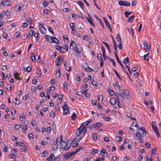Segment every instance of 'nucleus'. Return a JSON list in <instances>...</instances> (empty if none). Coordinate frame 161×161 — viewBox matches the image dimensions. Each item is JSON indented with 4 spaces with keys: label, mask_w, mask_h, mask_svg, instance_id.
<instances>
[{
    "label": "nucleus",
    "mask_w": 161,
    "mask_h": 161,
    "mask_svg": "<svg viewBox=\"0 0 161 161\" xmlns=\"http://www.w3.org/2000/svg\"><path fill=\"white\" fill-rule=\"evenodd\" d=\"M152 128L154 131L156 130H158V128L157 127L156 123L154 121H153L151 124Z\"/></svg>",
    "instance_id": "nucleus-15"
},
{
    "label": "nucleus",
    "mask_w": 161,
    "mask_h": 161,
    "mask_svg": "<svg viewBox=\"0 0 161 161\" xmlns=\"http://www.w3.org/2000/svg\"><path fill=\"white\" fill-rule=\"evenodd\" d=\"M123 62L126 64V68L129 67L130 63L129 62V58L128 57L124 59Z\"/></svg>",
    "instance_id": "nucleus-12"
},
{
    "label": "nucleus",
    "mask_w": 161,
    "mask_h": 161,
    "mask_svg": "<svg viewBox=\"0 0 161 161\" xmlns=\"http://www.w3.org/2000/svg\"><path fill=\"white\" fill-rule=\"evenodd\" d=\"M83 149V147L82 146H80L78 148L76 149L75 151H73L72 152L73 153L74 155L76 154L77 153H78L79 151L81 149Z\"/></svg>",
    "instance_id": "nucleus-21"
},
{
    "label": "nucleus",
    "mask_w": 161,
    "mask_h": 161,
    "mask_svg": "<svg viewBox=\"0 0 161 161\" xmlns=\"http://www.w3.org/2000/svg\"><path fill=\"white\" fill-rule=\"evenodd\" d=\"M86 129H85L84 127L82 128L81 126H80L79 128H78L76 131V134L78 136H79L80 135L81 133L82 132L83 133V135H84L86 133Z\"/></svg>",
    "instance_id": "nucleus-3"
},
{
    "label": "nucleus",
    "mask_w": 161,
    "mask_h": 161,
    "mask_svg": "<svg viewBox=\"0 0 161 161\" xmlns=\"http://www.w3.org/2000/svg\"><path fill=\"white\" fill-rule=\"evenodd\" d=\"M23 99L25 101L26 100L28 99L29 98V97L28 94H26L23 97Z\"/></svg>",
    "instance_id": "nucleus-44"
},
{
    "label": "nucleus",
    "mask_w": 161,
    "mask_h": 161,
    "mask_svg": "<svg viewBox=\"0 0 161 161\" xmlns=\"http://www.w3.org/2000/svg\"><path fill=\"white\" fill-rule=\"evenodd\" d=\"M149 54V53H148L147 54L145 55L144 56V60L146 61H148V60L149 57L148 55Z\"/></svg>",
    "instance_id": "nucleus-38"
},
{
    "label": "nucleus",
    "mask_w": 161,
    "mask_h": 161,
    "mask_svg": "<svg viewBox=\"0 0 161 161\" xmlns=\"http://www.w3.org/2000/svg\"><path fill=\"white\" fill-rule=\"evenodd\" d=\"M76 115L75 113H73L72 115L71 116V119L72 120H74L76 119Z\"/></svg>",
    "instance_id": "nucleus-46"
},
{
    "label": "nucleus",
    "mask_w": 161,
    "mask_h": 161,
    "mask_svg": "<svg viewBox=\"0 0 161 161\" xmlns=\"http://www.w3.org/2000/svg\"><path fill=\"white\" fill-rule=\"evenodd\" d=\"M108 90L109 93L110 94L111 96L114 95V91L113 90L110 89L109 87L108 88Z\"/></svg>",
    "instance_id": "nucleus-40"
},
{
    "label": "nucleus",
    "mask_w": 161,
    "mask_h": 161,
    "mask_svg": "<svg viewBox=\"0 0 161 161\" xmlns=\"http://www.w3.org/2000/svg\"><path fill=\"white\" fill-rule=\"evenodd\" d=\"M39 27L40 32L42 34H45L46 32V29L42 24H39Z\"/></svg>",
    "instance_id": "nucleus-6"
},
{
    "label": "nucleus",
    "mask_w": 161,
    "mask_h": 161,
    "mask_svg": "<svg viewBox=\"0 0 161 161\" xmlns=\"http://www.w3.org/2000/svg\"><path fill=\"white\" fill-rule=\"evenodd\" d=\"M54 157V155L53 153L50 154L49 157L47 158L45 161H52L53 159V158Z\"/></svg>",
    "instance_id": "nucleus-20"
},
{
    "label": "nucleus",
    "mask_w": 161,
    "mask_h": 161,
    "mask_svg": "<svg viewBox=\"0 0 161 161\" xmlns=\"http://www.w3.org/2000/svg\"><path fill=\"white\" fill-rule=\"evenodd\" d=\"M92 85L94 87H97V84H98V83L97 81L93 80L92 82Z\"/></svg>",
    "instance_id": "nucleus-54"
},
{
    "label": "nucleus",
    "mask_w": 161,
    "mask_h": 161,
    "mask_svg": "<svg viewBox=\"0 0 161 161\" xmlns=\"http://www.w3.org/2000/svg\"><path fill=\"white\" fill-rule=\"evenodd\" d=\"M105 159L103 158L99 157L96 159L95 161H101V160L103 161Z\"/></svg>",
    "instance_id": "nucleus-58"
},
{
    "label": "nucleus",
    "mask_w": 161,
    "mask_h": 161,
    "mask_svg": "<svg viewBox=\"0 0 161 161\" xmlns=\"http://www.w3.org/2000/svg\"><path fill=\"white\" fill-rule=\"evenodd\" d=\"M154 154V153L153 152H152V153L151 154H148L147 155L146 158H147L149 159L151 158L153 155Z\"/></svg>",
    "instance_id": "nucleus-47"
},
{
    "label": "nucleus",
    "mask_w": 161,
    "mask_h": 161,
    "mask_svg": "<svg viewBox=\"0 0 161 161\" xmlns=\"http://www.w3.org/2000/svg\"><path fill=\"white\" fill-rule=\"evenodd\" d=\"M52 129L53 130V133H55L56 132V125L53 124V125L52 126Z\"/></svg>",
    "instance_id": "nucleus-60"
},
{
    "label": "nucleus",
    "mask_w": 161,
    "mask_h": 161,
    "mask_svg": "<svg viewBox=\"0 0 161 161\" xmlns=\"http://www.w3.org/2000/svg\"><path fill=\"white\" fill-rule=\"evenodd\" d=\"M83 39L86 41H89L90 39V36L88 35H86L83 37Z\"/></svg>",
    "instance_id": "nucleus-31"
},
{
    "label": "nucleus",
    "mask_w": 161,
    "mask_h": 161,
    "mask_svg": "<svg viewBox=\"0 0 161 161\" xmlns=\"http://www.w3.org/2000/svg\"><path fill=\"white\" fill-rule=\"evenodd\" d=\"M19 74V73L16 72H15V73L14 74V76L15 78L18 80H20L21 79L19 78V76H18V75Z\"/></svg>",
    "instance_id": "nucleus-23"
},
{
    "label": "nucleus",
    "mask_w": 161,
    "mask_h": 161,
    "mask_svg": "<svg viewBox=\"0 0 161 161\" xmlns=\"http://www.w3.org/2000/svg\"><path fill=\"white\" fill-rule=\"evenodd\" d=\"M55 109L56 111H58L60 109L59 105L58 103H57V105L55 106Z\"/></svg>",
    "instance_id": "nucleus-59"
},
{
    "label": "nucleus",
    "mask_w": 161,
    "mask_h": 161,
    "mask_svg": "<svg viewBox=\"0 0 161 161\" xmlns=\"http://www.w3.org/2000/svg\"><path fill=\"white\" fill-rule=\"evenodd\" d=\"M100 154L103 157H107L108 153L104 148H102L100 152Z\"/></svg>",
    "instance_id": "nucleus-11"
},
{
    "label": "nucleus",
    "mask_w": 161,
    "mask_h": 161,
    "mask_svg": "<svg viewBox=\"0 0 161 161\" xmlns=\"http://www.w3.org/2000/svg\"><path fill=\"white\" fill-rule=\"evenodd\" d=\"M116 39L119 42H122L120 35L119 33H118L116 37Z\"/></svg>",
    "instance_id": "nucleus-27"
},
{
    "label": "nucleus",
    "mask_w": 161,
    "mask_h": 161,
    "mask_svg": "<svg viewBox=\"0 0 161 161\" xmlns=\"http://www.w3.org/2000/svg\"><path fill=\"white\" fill-rule=\"evenodd\" d=\"M48 31L51 32L52 34H53V35L54 34V32L53 30V29L50 26H48Z\"/></svg>",
    "instance_id": "nucleus-57"
},
{
    "label": "nucleus",
    "mask_w": 161,
    "mask_h": 161,
    "mask_svg": "<svg viewBox=\"0 0 161 161\" xmlns=\"http://www.w3.org/2000/svg\"><path fill=\"white\" fill-rule=\"evenodd\" d=\"M77 3L80 6L81 8L83 9L84 8V5L82 1H78Z\"/></svg>",
    "instance_id": "nucleus-33"
},
{
    "label": "nucleus",
    "mask_w": 161,
    "mask_h": 161,
    "mask_svg": "<svg viewBox=\"0 0 161 161\" xmlns=\"http://www.w3.org/2000/svg\"><path fill=\"white\" fill-rule=\"evenodd\" d=\"M31 90L33 92H36V87L35 86H32L31 88Z\"/></svg>",
    "instance_id": "nucleus-56"
},
{
    "label": "nucleus",
    "mask_w": 161,
    "mask_h": 161,
    "mask_svg": "<svg viewBox=\"0 0 161 161\" xmlns=\"http://www.w3.org/2000/svg\"><path fill=\"white\" fill-rule=\"evenodd\" d=\"M102 42L107 48L109 52V53L111 52V51L110 50V49L109 47V45L106 42Z\"/></svg>",
    "instance_id": "nucleus-26"
},
{
    "label": "nucleus",
    "mask_w": 161,
    "mask_h": 161,
    "mask_svg": "<svg viewBox=\"0 0 161 161\" xmlns=\"http://www.w3.org/2000/svg\"><path fill=\"white\" fill-rule=\"evenodd\" d=\"M31 124L33 126H36L37 125V123L35 120L32 121L31 122Z\"/></svg>",
    "instance_id": "nucleus-64"
},
{
    "label": "nucleus",
    "mask_w": 161,
    "mask_h": 161,
    "mask_svg": "<svg viewBox=\"0 0 161 161\" xmlns=\"http://www.w3.org/2000/svg\"><path fill=\"white\" fill-rule=\"evenodd\" d=\"M131 114L130 113H128L127 114V116L131 120H136V119L133 117H131Z\"/></svg>",
    "instance_id": "nucleus-28"
},
{
    "label": "nucleus",
    "mask_w": 161,
    "mask_h": 161,
    "mask_svg": "<svg viewBox=\"0 0 161 161\" xmlns=\"http://www.w3.org/2000/svg\"><path fill=\"white\" fill-rule=\"evenodd\" d=\"M97 59H98L99 60L101 61L102 60V55L101 54H99L97 55Z\"/></svg>",
    "instance_id": "nucleus-63"
},
{
    "label": "nucleus",
    "mask_w": 161,
    "mask_h": 161,
    "mask_svg": "<svg viewBox=\"0 0 161 161\" xmlns=\"http://www.w3.org/2000/svg\"><path fill=\"white\" fill-rule=\"evenodd\" d=\"M135 18L134 15H132L130 16L129 18L127 19V21L128 22H133L134 18Z\"/></svg>",
    "instance_id": "nucleus-24"
},
{
    "label": "nucleus",
    "mask_w": 161,
    "mask_h": 161,
    "mask_svg": "<svg viewBox=\"0 0 161 161\" xmlns=\"http://www.w3.org/2000/svg\"><path fill=\"white\" fill-rule=\"evenodd\" d=\"M116 93L119 94V96L118 97V98H119V99H120V98H121V99L123 98L124 100H125V97H124V96H123L124 95H123L122 94H120L119 92H116L115 93V96H116V95L117 94Z\"/></svg>",
    "instance_id": "nucleus-36"
},
{
    "label": "nucleus",
    "mask_w": 161,
    "mask_h": 161,
    "mask_svg": "<svg viewBox=\"0 0 161 161\" xmlns=\"http://www.w3.org/2000/svg\"><path fill=\"white\" fill-rule=\"evenodd\" d=\"M115 56H116V59H117V62H118V63L122 67H123V68L124 69H125V68L124 67V66H123V65L122 64L121 62L120 61L119 59V58L117 55V54H116L115 53Z\"/></svg>",
    "instance_id": "nucleus-17"
},
{
    "label": "nucleus",
    "mask_w": 161,
    "mask_h": 161,
    "mask_svg": "<svg viewBox=\"0 0 161 161\" xmlns=\"http://www.w3.org/2000/svg\"><path fill=\"white\" fill-rule=\"evenodd\" d=\"M4 4H5V5L9 6L11 5V2H9L8 0H4Z\"/></svg>",
    "instance_id": "nucleus-35"
},
{
    "label": "nucleus",
    "mask_w": 161,
    "mask_h": 161,
    "mask_svg": "<svg viewBox=\"0 0 161 161\" xmlns=\"http://www.w3.org/2000/svg\"><path fill=\"white\" fill-rule=\"evenodd\" d=\"M118 3L120 5L124 6H129L130 5V3L127 1L120 0L118 1Z\"/></svg>",
    "instance_id": "nucleus-5"
},
{
    "label": "nucleus",
    "mask_w": 161,
    "mask_h": 161,
    "mask_svg": "<svg viewBox=\"0 0 161 161\" xmlns=\"http://www.w3.org/2000/svg\"><path fill=\"white\" fill-rule=\"evenodd\" d=\"M63 136L61 135L60 138V148L63 149L64 150H67L69 149L71 146V144H70L69 145V144L68 142H65L62 140Z\"/></svg>",
    "instance_id": "nucleus-2"
},
{
    "label": "nucleus",
    "mask_w": 161,
    "mask_h": 161,
    "mask_svg": "<svg viewBox=\"0 0 161 161\" xmlns=\"http://www.w3.org/2000/svg\"><path fill=\"white\" fill-rule=\"evenodd\" d=\"M32 68L31 66H29L26 68V71L27 72H30Z\"/></svg>",
    "instance_id": "nucleus-49"
},
{
    "label": "nucleus",
    "mask_w": 161,
    "mask_h": 161,
    "mask_svg": "<svg viewBox=\"0 0 161 161\" xmlns=\"http://www.w3.org/2000/svg\"><path fill=\"white\" fill-rule=\"evenodd\" d=\"M3 13L6 15L7 16H10V13L7 10H3Z\"/></svg>",
    "instance_id": "nucleus-30"
},
{
    "label": "nucleus",
    "mask_w": 161,
    "mask_h": 161,
    "mask_svg": "<svg viewBox=\"0 0 161 161\" xmlns=\"http://www.w3.org/2000/svg\"><path fill=\"white\" fill-rule=\"evenodd\" d=\"M103 19H104V23H105L106 26L107 27H108V26H110V25L109 23L108 22L107 20L106 19V18L104 17H103Z\"/></svg>",
    "instance_id": "nucleus-34"
},
{
    "label": "nucleus",
    "mask_w": 161,
    "mask_h": 161,
    "mask_svg": "<svg viewBox=\"0 0 161 161\" xmlns=\"http://www.w3.org/2000/svg\"><path fill=\"white\" fill-rule=\"evenodd\" d=\"M62 108L63 110V113L65 114H66L68 112V106L67 104H65L63 106Z\"/></svg>",
    "instance_id": "nucleus-10"
},
{
    "label": "nucleus",
    "mask_w": 161,
    "mask_h": 161,
    "mask_svg": "<svg viewBox=\"0 0 161 161\" xmlns=\"http://www.w3.org/2000/svg\"><path fill=\"white\" fill-rule=\"evenodd\" d=\"M87 123V122L86 121L83 123L80 126H81L82 128H84V127L85 129H86V127L88 125L86 124Z\"/></svg>",
    "instance_id": "nucleus-43"
},
{
    "label": "nucleus",
    "mask_w": 161,
    "mask_h": 161,
    "mask_svg": "<svg viewBox=\"0 0 161 161\" xmlns=\"http://www.w3.org/2000/svg\"><path fill=\"white\" fill-rule=\"evenodd\" d=\"M103 119L106 121H109L111 119V118L109 117H103Z\"/></svg>",
    "instance_id": "nucleus-45"
},
{
    "label": "nucleus",
    "mask_w": 161,
    "mask_h": 161,
    "mask_svg": "<svg viewBox=\"0 0 161 161\" xmlns=\"http://www.w3.org/2000/svg\"><path fill=\"white\" fill-rule=\"evenodd\" d=\"M75 53H76L78 54H80V51L78 49V48L76 46L75 48Z\"/></svg>",
    "instance_id": "nucleus-51"
},
{
    "label": "nucleus",
    "mask_w": 161,
    "mask_h": 161,
    "mask_svg": "<svg viewBox=\"0 0 161 161\" xmlns=\"http://www.w3.org/2000/svg\"><path fill=\"white\" fill-rule=\"evenodd\" d=\"M127 30L128 31L129 34H131L132 36H134V31L133 29L132 28H127Z\"/></svg>",
    "instance_id": "nucleus-25"
},
{
    "label": "nucleus",
    "mask_w": 161,
    "mask_h": 161,
    "mask_svg": "<svg viewBox=\"0 0 161 161\" xmlns=\"http://www.w3.org/2000/svg\"><path fill=\"white\" fill-rule=\"evenodd\" d=\"M116 94H117L116 95V97L117 100L118 102V105L119 108H121V106L120 104V99H119V98L118 97H119V94H118V93H116Z\"/></svg>",
    "instance_id": "nucleus-18"
},
{
    "label": "nucleus",
    "mask_w": 161,
    "mask_h": 161,
    "mask_svg": "<svg viewBox=\"0 0 161 161\" xmlns=\"http://www.w3.org/2000/svg\"><path fill=\"white\" fill-rule=\"evenodd\" d=\"M88 16L89 18H87V20L90 23L91 25L92 26L95 27L94 24L92 22L93 19H92V17L89 15V14Z\"/></svg>",
    "instance_id": "nucleus-16"
},
{
    "label": "nucleus",
    "mask_w": 161,
    "mask_h": 161,
    "mask_svg": "<svg viewBox=\"0 0 161 161\" xmlns=\"http://www.w3.org/2000/svg\"><path fill=\"white\" fill-rule=\"evenodd\" d=\"M15 9L17 11H19L21 9V7L19 5H16L15 7Z\"/></svg>",
    "instance_id": "nucleus-32"
},
{
    "label": "nucleus",
    "mask_w": 161,
    "mask_h": 161,
    "mask_svg": "<svg viewBox=\"0 0 161 161\" xmlns=\"http://www.w3.org/2000/svg\"><path fill=\"white\" fill-rule=\"evenodd\" d=\"M72 155H74L72 152H71L70 153H65L64 155V158L65 160H67L69 158L71 157Z\"/></svg>",
    "instance_id": "nucleus-7"
},
{
    "label": "nucleus",
    "mask_w": 161,
    "mask_h": 161,
    "mask_svg": "<svg viewBox=\"0 0 161 161\" xmlns=\"http://www.w3.org/2000/svg\"><path fill=\"white\" fill-rule=\"evenodd\" d=\"M64 59V57L63 56L59 57L57 59L58 61L56 65L57 66H58L61 64V63Z\"/></svg>",
    "instance_id": "nucleus-13"
},
{
    "label": "nucleus",
    "mask_w": 161,
    "mask_h": 161,
    "mask_svg": "<svg viewBox=\"0 0 161 161\" xmlns=\"http://www.w3.org/2000/svg\"><path fill=\"white\" fill-rule=\"evenodd\" d=\"M102 125V124L100 122H97L96 124H95L92 125L91 126L90 128V129H91L92 128H94L96 129L97 130H99L100 131H102V129H99V128Z\"/></svg>",
    "instance_id": "nucleus-4"
},
{
    "label": "nucleus",
    "mask_w": 161,
    "mask_h": 161,
    "mask_svg": "<svg viewBox=\"0 0 161 161\" xmlns=\"http://www.w3.org/2000/svg\"><path fill=\"white\" fill-rule=\"evenodd\" d=\"M92 138L94 140L96 141L97 139V135L96 133H94L92 135Z\"/></svg>",
    "instance_id": "nucleus-39"
},
{
    "label": "nucleus",
    "mask_w": 161,
    "mask_h": 161,
    "mask_svg": "<svg viewBox=\"0 0 161 161\" xmlns=\"http://www.w3.org/2000/svg\"><path fill=\"white\" fill-rule=\"evenodd\" d=\"M69 25L70 28L71 29L75 28V24L74 23H71L69 24Z\"/></svg>",
    "instance_id": "nucleus-50"
},
{
    "label": "nucleus",
    "mask_w": 161,
    "mask_h": 161,
    "mask_svg": "<svg viewBox=\"0 0 161 161\" xmlns=\"http://www.w3.org/2000/svg\"><path fill=\"white\" fill-rule=\"evenodd\" d=\"M149 44L147 43L146 42L144 41L143 45L145 48L147 49L148 52H149L151 50V44L149 42Z\"/></svg>",
    "instance_id": "nucleus-8"
},
{
    "label": "nucleus",
    "mask_w": 161,
    "mask_h": 161,
    "mask_svg": "<svg viewBox=\"0 0 161 161\" xmlns=\"http://www.w3.org/2000/svg\"><path fill=\"white\" fill-rule=\"evenodd\" d=\"M56 48L57 50L60 51V52H64L63 50H64V48L58 45H56Z\"/></svg>",
    "instance_id": "nucleus-19"
},
{
    "label": "nucleus",
    "mask_w": 161,
    "mask_h": 161,
    "mask_svg": "<svg viewBox=\"0 0 161 161\" xmlns=\"http://www.w3.org/2000/svg\"><path fill=\"white\" fill-rule=\"evenodd\" d=\"M134 126L137 128V132L136 134V136L137 137L140 142L143 143V136H146V131L145 129L143 127H142L139 128V126L136 122V125H133V126Z\"/></svg>",
    "instance_id": "nucleus-1"
},
{
    "label": "nucleus",
    "mask_w": 161,
    "mask_h": 161,
    "mask_svg": "<svg viewBox=\"0 0 161 161\" xmlns=\"http://www.w3.org/2000/svg\"><path fill=\"white\" fill-rule=\"evenodd\" d=\"M132 13V12H129L127 11H126L125 12V17H128V16L130 14Z\"/></svg>",
    "instance_id": "nucleus-48"
},
{
    "label": "nucleus",
    "mask_w": 161,
    "mask_h": 161,
    "mask_svg": "<svg viewBox=\"0 0 161 161\" xmlns=\"http://www.w3.org/2000/svg\"><path fill=\"white\" fill-rule=\"evenodd\" d=\"M59 142L58 138H57L56 140V144H53L52 146V148L53 150L56 151L58 148V142Z\"/></svg>",
    "instance_id": "nucleus-9"
},
{
    "label": "nucleus",
    "mask_w": 161,
    "mask_h": 161,
    "mask_svg": "<svg viewBox=\"0 0 161 161\" xmlns=\"http://www.w3.org/2000/svg\"><path fill=\"white\" fill-rule=\"evenodd\" d=\"M99 152V150L97 149H96L92 151L91 153L92 154L94 155L95 154Z\"/></svg>",
    "instance_id": "nucleus-55"
},
{
    "label": "nucleus",
    "mask_w": 161,
    "mask_h": 161,
    "mask_svg": "<svg viewBox=\"0 0 161 161\" xmlns=\"http://www.w3.org/2000/svg\"><path fill=\"white\" fill-rule=\"evenodd\" d=\"M50 83L51 85H53L55 84L54 79L53 78H52L50 80Z\"/></svg>",
    "instance_id": "nucleus-62"
},
{
    "label": "nucleus",
    "mask_w": 161,
    "mask_h": 161,
    "mask_svg": "<svg viewBox=\"0 0 161 161\" xmlns=\"http://www.w3.org/2000/svg\"><path fill=\"white\" fill-rule=\"evenodd\" d=\"M88 64H87L86 63L82 65V68L85 70L86 68H87V66H88Z\"/></svg>",
    "instance_id": "nucleus-61"
},
{
    "label": "nucleus",
    "mask_w": 161,
    "mask_h": 161,
    "mask_svg": "<svg viewBox=\"0 0 161 161\" xmlns=\"http://www.w3.org/2000/svg\"><path fill=\"white\" fill-rule=\"evenodd\" d=\"M116 102L115 99L114 98H112L110 100V103L113 106L116 104Z\"/></svg>",
    "instance_id": "nucleus-22"
},
{
    "label": "nucleus",
    "mask_w": 161,
    "mask_h": 161,
    "mask_svg": "<svg viewBox=\"0 0 161 161\" xmlns=\"http://www.w3.org/2000/svg\"><path fill=\"white\" fill-rule=\"evenodd\" d=\"M51 40L52 41L55 43L59 44V41L58 39L56 38L55 37L53 36H51Z\"/></svg>",
    "instance_id": "nucleus-14"
},
{
    "label": "nucleus",
    "mask_w": 161,
    "mask_h": 161,
    "mask_svg": "<svg viewBox=\"0 0 161 161\" xmlns=\"http://www.w3.org/2000/svg\"><path fill=\"white\" fill-rule=\"evenodd\" d=\"M108 59H109L110 61L112 63L113 65L115 66H116V64L114 59L111 58H108Z\"/></svg>",
    "instance_id": "nucleus-53"
},
{
    "label": "nucleus",
    "mask_w": 161,
    "mask_h": 161,
    "mask_svg": "<svg viewBox=\"0 0 161 161\" xmlns=\"http://www.w3.org/2000/svg\"><path fill=\"white\" fill-rule=\"evenodd\" d=\"M85 71L87 72H90L91 71H93V70L91 68H90L88 65V66L87 67V68H86Z\"/></svg>",
    "instance_id": "nucleus-41"
},
{
    "label": "nucleus",
    "mask_w": 161,
    "mask_h": 161,
    "mask_svg": "<svg viewBox=\"0 0 161 161\" xmlns=\"http://www.w3.org/2000/svg\"><path fill=\"white\" fill-rule=\"evenodd\" d=\"M21 127V126L20 125L17 124L15 126L14 129L15 130H18Z\"/></svg>",
    "instance_id": "nucleus-52"
},
{
    "label": "nucleus",
    "mask_w": 161,
    "mask_h": 161,
    "mask_svg": "<svg viewBox=\"0 0 161 161\" xmlns=\"http://www.w3.org/2000/svg\"><path fill=\"white\" fill-rule=\"evenodd\" d=\"M31 56L32 61V62H34L35 61L36 57L34 55V54L33 53H31Z\"/></svg>",
    "instance_id": "nucleus-29"
},
{
    "label": "nucleus",
    "mask_w": 161,
    "mask_h": 161,
    "mask_svg": "<svg viewBox=\"0 0 161 161\" xmlns=\"http://www.w3.org/2000/svg\"><path fill=\"white\" fill-rule=\"evenodd\" d=\"M113 71L115 73L116 75L118 76V77L119 78V79L120 80H122V78H121V77H120V75L118 74V72L116 70H115V69H113Z\"/></svg>",
    "instance_id": "nucleus-37"
},
{
    "label": "nucleus",
    "mask_w": 161,
    "mask_h": 161,
    "mask_svg": "<svg viewBox=\"0 0 161 161\" xmlns=\"http://www.w3.org/2000/svg\"><path fill=\"white\" fill-rule=\"evenodd\" d=\"M63 97V95L62 94H61L58 96V99L60 100V102H59V103H60L62 102Z\"/></svg>",
    "instance_id": "nucleus-42"
}]
</instances>
